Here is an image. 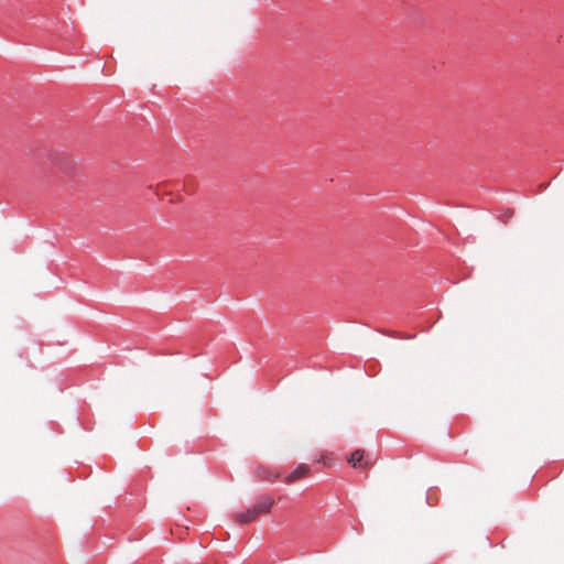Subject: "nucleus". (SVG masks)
<instances>
[{
    "mask_svg": "<svg viewBox=\"0 0 564 564\" xmlns=\"http://www.w3.org/2000/svg\"><path fill=\"white\" fill-rule=\"evenodd\" d=\"M273 505L274 499L270 496H264L260 498L259 501L252 507L236 513L235 519L239 524L250 523L258 519L260 516L269 513Z\"/></svg>",
    "mask_w": 564,
    "mask_h": 564,
    "instance_id": "f257e3e1",
    "label": "nucleus"
},
{
    "mask_svg": "<svg viewBox=\"0 0 564 564\" xmlns=\"http://www.w3.org/2000/svg\"><path fill=\"white\" fill-rule=\"evenodd\" d=\"M364 454L365 452L362 449L354 451L348 458V463L355 468H367L369 463L367 460L364 462Z\"/></svg>",
    "mask_w": 564,
    "mask_h": 564,
    "instance_id": "7ed1b4c3",
    "label": "nucleus"
},
{
    "mask_svg": "<svg viewBox=\"0 0 564 564\" xmlns=\"http://www.w3.org/2000/svg\"><path fill=\"white\" fill-rule=\"evenodd\" d=\"M310 471V467L305 464L299 465L290 475L284 478L286 484L294 482L303 477H305Z\"/></svg>",
    "mask_w": 564,
    "mask_h": 564,
    "instance_id": "f03ea898",
    "label": "nucleus"
}]
</instances>
